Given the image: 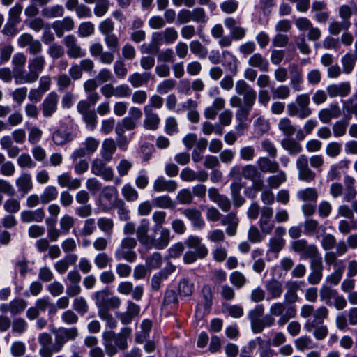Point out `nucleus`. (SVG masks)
<instances>
[{
	"instance_id": "52",
	"label": "nucleus",
	"mask_w": 357,
	"mask_h": 357,
	"mask_svg": "<svg viewBox=\"0 0 357 357\" xmlns=\"http://www.w3.org/2000/svg\"><path fill=\"white\" fill-rule=\"evenodd\" d=\"M278 129L287 137H289L292 136L295 132L296 128L292 124L290 119L288 118H282L278 123Z\"/></svg>"
},
{
	"instance_id": "29",
	"label": "nucleus",
	"mask_w": 357,
	"mask_h": 357,
	"mask_svg": "<svg viewBox=\"0 0 357 357\" xmlns=\"http://www.w3.org/2000/svg\"><path fill=\"white\" fill-rule=\"evenodd\" d=\"M116 150V144L112 138L105 139L101 145L100 155L106 161H111Z\"/></svg>"
},
{
	"instance_id": "56",
	"label": "nucleus",
	"mask_w": 357,
	"mask_h": 357,
	"mask_svg": "<svg viewBox=\"0 0 357 357\" xmlns=\"http://www.w3.org/2000/svg\"><path fill=\"white\" fill-rule=\"evenodd\" d=\"M137 257L136 253L132 250L131 247H121L116 252V258L118 260L125 259L133 261Z\"/></svg>"
},
{
	"instance_id": "40",
	"label": "nucleus",
	"mask_w": 357,
	"mask_h": 357,
	"mask_svg": "<svg viewBox=\"0 0 357 357\" xmlns=\"http://www.w3.org/2000/svg\"><path fill=\"white\" fill-rule=\"evenodd\" d=\"M344 268L345 266L342 261H340L336 263L334 271L326 277V282L331 285H337L342 278Z\"/></svg>"
},
{
	"instance_id": "46",
	"label": "nucleus",
	"mask_w": 357,
	"mask_h": 357,
	"mask_svg": "<svg viewBox=\"0 0 357 357\" xmlns=\"http://www.w3.org/2000/svg\"><path fill=\"white\" fill-rule=\"evenodd\" d=\"M248 63L252 67L258 68L261 71H268V61L259 53L251 56Z\"/></svg>"
},
{
	"instance_id": "34",
	"label": "nucleus",
	"mask_w": 357,
	"mask_h": 357,
	"mask_svg": "<svg viewBox=\"0 0 357 357\" xmlns=\"http://www.w3.org/2000/svg\"><path fill=\"white\" fill-rule=\"evenodd\" d=\"M281 146L291 155H298L303 151V146L300 142L296 139L290 137L282 139L281 140Z\"/></svg>"
},
{
	"instance_id": "57",
	"label": "nucleus",
	"mask_w": 357,
	"mask_h": 357,
	"mask_svg": "<svg viewBox=\"0 0 357 357\" xmlns=\"http://www.w3.org/2000/svg\"><path fill=\"white\" fill-rule=\"evenodd\" d=\"M153 206L162 208H174V204L167 195L158 196L152 199Z\"/></svg>"
},
{
	"instance_id": "31",
	"label": "nucleus",
	"mask_w": 357,
	"mask_h": 357,
	"mask_svg": "<svg viewBox=\"0 0 357 357\" xmlns=\"http://www.w3.org/2000/svg\"><path fill=\"white\" fill-rule=\"evenodd\" d=\"M222 56V65L229 72L231 75H236L239 65L238 59L228 51H223Z\"/></svg>"
},
{
	"instance_id": "6",
	"label": "nucleus",
	"mask_w": 357,
	"mask_h": 357,
	"mask_svg": "<svg viewBox=\"0 0 357 357\" xmlns=\"http://www.w3.org/2000/svg\"><path fill=\"white\" fill-rule=\"evenodd\" d=\"M245 172V167L235 166L230 171V176L234 181L231 185V196L234 204L239 207L244 203V199L241 196L240 191L242 185L239 183Z\"/></svg>"
},
{
	"instance_id": "59",
	"label": "nucleus",
	"mask_w": 357,
	"mask_h": 357,
	"mask_svg": "<svg viewBox=\"0 0 357 357\" xmlns=\"http://www.w3.org/2000/svg\"><path fill=\"white\" fill-rule=\"evenodd\" d=\"M72 306L73 310L81 315L85 314L89 310L86 300L82 296L75 298Z\"/></svg>"
},
{
	"instance_id": "51",
	"label": "nucleus",
	"mask_w": 357,
	"mask_h": 357,
	"mask_svg": "<svg viewBox=\"0 0 357 357\" xmlns=\"http://www.w3.org/2000/svg\"><path fill=\"white\" fill-rule=\"evenodd\" d=\"M273 99L286 100L291 95V89L287 85H280L271 90Z\"/></svg>"
},
{
	"instance_id": "42",
	"label": "nucleus",
	"mask_w": 357,
	"mask_h": 357,
	"mask_svg": "<svg viewBox=\"0 0 357 357\" xmlns=\"http://www.w3.org/2000/svg\"><path fill=\"white\" fill-rule=\"evenodd\" d=\"M41 14L46 18H56L62 17L64 14V8L62 5L56 4L51 6L45 7Z\"/></svg>"
},
{
	"instance_id": "54",
	"label": "nucleus",
	"mask_w": 357,
	"mask_h": 357,
	"mask_svg": "<svg viewBox=\"0 0 357 357\" xmlns=\"http://www.w3.org/2000/svg\"><path fill=\"white\" fill-rule=\"evenodd\" d=\"M121 194L127 202H135L139 197L138 192L130 183H126L122 187Z\"/></svg>"
},
{
	"instance_id": "4",
	"label": "nucleus",
	"mask_w": 357,
	"mask_h": 357,
	"mask_svg": "<svg viewBox=\"0 0 357 357\" xmlns=\"http://www.w3.org/2000/svg\"><path fill=\"white\" fill-rule=\"evenodd\" d=\"M270 313L275 317H279L278 324L280 326L285 325L291 319L296 316V307L284 300V302H277L271 305Z\"/></svg>"
},
{
	"instance_id": "36",
	"label": "nucleus",
	"mask_w": 357,
	"mask_h": 357,
	"mask_svg": "<svg viewBox=\"0 0 357 357\" xmlns=\"http://www.w3.org/2000/svg\"><path fill=\"white\" fill-rule=\"evenodd\" d=\"M247 178L252 181L253 188L255 190H261L263 187L261 174L255 166L247 165Z\"/></svg>"
},
{
	"instance_id": "38",
	"label": "nucleus",
	"mask_w": 357,
	"mask_h": 357,
	"mask_svg": "<svg viewBox=\"0 0 357 357\" xmlns=\"http://www.w3.org/2000/svg\"><path fill=\"white\" fill-rule=\"evenodd\" d=\"M245 103V95L244 96H241L239 95H234L230 99V105L232 107H238V110L237 111L236 116V118L241 121L242 123L244 121L245 118V110L243 107V105Z\"/></svg>"
},
{
	"instance_id": "58",
	"label": "nucleus",
	"mask_w": 357,
	"mask_h": 357,
	"mask_svg": "<svg viewBox=\"0 0 357 357\" xmlns=\"http://www.w3.org/2000/svg\"><path fill=\"white\" fill-rule=\"evenodd\" d=\"M83 121L86 124V128L89 130L93 131L97 126L98 116L94 110L89 112L83 114L82 115Z\"/></svg>"
},
{
	"instance_id": "17",
	"label": "nucleus",
	"mask_w": 357,
	"mask_h": 357,
	"mask_svg": "<svg viewBox=\"0 0 357 357\" xmlns=\"http://www.w3.org/2000/svg\"><path fill=\"white\" fill-rule=\"evenodd\" d=\"M150 227V222L146 218H143L140 220L139 225L137 228V237L140 243L143 245L152 244L154 241V237L148 234Z\"/></svg>"
},
{
	"instance_id": "19",
	"label": "nucleus",
	"mask_w": 357,
	"mask_h": 357,
	"mask_svg": "<svg viewBox=\"0 0 357 357\" xmlns=\"http://www.w3.org/2000/svg\"><path fill=\"white\" fill-rule=\"evenodd\" d=\"M326 91L331 98L346 97L351 91V85L348 82L330 84L326 87Z\"/></svg>"
},
{
	"instance_id": "13",
	"label": "nucleus",
	"mask_w": 357,
	"mask_h": 357,
	"mask_svg": "<svg viewBox=\"0 0 357 357\" xmlns=\"http://www.w3.org/2000/svg\"><path fill=\"white\" fill-rule=\"evenodd\" d=\"M64 45L67 48V54L71 59L84 57L86 51L82 50L77 38L73 35H68L63 39Z\"/></svg>"
},
{
	"instance_id": "35",
	"label": "nucleus",
	"mask_w": 357,
	"mask_h": 357,
	"mask_svg": "<svg viewBox=\"0 0 357 357\" xmlns=\"http://www.w3.org/2000/svg\"><path fill=\"white\" fill-rule=\"evenodd\" d=\"M175 271V266L169 265L161 270L158 273L154 275L151 279V287L154 291H158L160 287L161 282Z\"/></svg>"
},
{
	"instance_id": "21",
	"label": "nucleus",
	"mask_w": 357,
	"mask_h": 357,
	"mask_svg": "<svg viewBox=\"0 0 357 357\" xmlns=\"http://www.w3.org/2000/svg\"><path fill=\"white\" fill-rule=\"evenodd\" d=\"M52 29L58 37H61L66 31H70L75 27V22L72 17H65L61 20H56L52 23Z\"/></svg>"
},
{
	"instance_id": "7",
	"label": "nucleus",
	"mask_w": 357,
	"mask_h": 357,
	"mask_svg": "<svg viewBox=\"0 0 357 357\" xmlns=\"http://www.w3.org/2000/svg\"><path fill=\"white\" fill-rule=\"evenodd\" d=\"M54 334V350L60 351L68 341L75 340L79 335V331L76 327H61L53 331Z\"/></svg>"
},
{
	"instance_id": "24",
	"label": "nucleus",
	"mask_w": 357,
	"mask_h": 357,
	"mask_svg": "<svg viewBox=\"0 0 357 357\" xmlns=\"http://www.w3.org/2000/svg\"><path fill=\"white\" fill-rule=\"evenodd\" d=\"M58 184L61 188H67L69 190H76L81 186V179L72 178L70 172H64L56 177Z\"/></svg>"
},
{
	"instance_id": "47",
	"label": "nucleus",
	"mask_w": 357,
	"mask_h": 357,
	"mask_svg": "<svg viewBox=\"0 0 357 357\" xmlns=\"http://www.w3.org/2000/svg\"><path fill=\"white\" fill-rule=\"evenodd\" d=\"M276 173L267 178L268 185L271 188L276 189L287 181V174L284 171L279 169Z\"/></svg>"
},
{
	"instance_id": "53",
	"label": "nucleus",
	"mask_w": 357,
	"mask_h": 357,
	"mask_svg": "<svg viewBox=\"0 0 357 357\" xmlns=\"http://www.w3.org/2000/svg\"><path fill=\"white\" fill-rule=\"evenodd\" d=\"M295 347L298 351H304L315 347L312 339L307 335H303L294 341Z\"/></svg>"
},
{
	"instance_id": "41",
	"label": "nucleus",
	"mask_w": 357,
	"mask_h": 357,
	"mask_svg": "<svg viewBox=\"0 0 357 357\" xmlns=\"http://www.w3.org/2000/svg\"><path fill=\"white\" fill-rule=\"evenodd\" d=\"M351 26L350 21H331L328 26V31L332 36H338L342 31H348Z\"/></svg>"
},
{
	"instance_id": "1",
	"label": "nucleus",
	"mask_w": 357,
	"mask_h": 357,
	"mask_svg": "<svg viewBox=\"0 0 357 357\" xmlns=\"http://www.w3.org/2000/svg\"><path fill=\"white\" fill-rule=\"evenodd\" d=\"M324 164V158L321 155H313L310 158L305 154L299 155L296 160L298 180L305 183L313 182L317 175L310 167L320 172Z\"/></svg>"
},
{
	"instance_id": "27",
	"label": "nucleus",
	"mask_w": 357,
	"mask_h": 357,
	"mask_svg": "<svg viewBox=\"0 0 357 357\" xmlns=\"http://www.w3.org/2000/svg\"><path fill=\"white\" fill-rule=\"evenodd\" d=\"M270 157H260L257 162V166L260 172L264 173H275L280 169L279 163L272 160Z\"/></svg>"
},
{
	"instance_id": "43",
	"label": "nucleus",
	"mask_w": 357,
	"mask_h": 357,
	"mask_svg": "<svg viewBox=\"0 0 357 357\" xmlns=\"http://www.w3.org/2000/svg\"><path fill=\"white\" fill-rule=\"evenodd\" d=\"M222 225L227 226V233L229 236H234L236 234L238 225V219L234 213H229L223 217Z\"/></svg>"
},
{
	"instance_id": "30",
	"label": "nucleus",
	"mask_w": 357,
	"mask_h": 357,
	"mask_svg": "<svg viewBox=\"0 0 357 357\" xmlns=\"http://www.w3.org/2000/svg\"><path fill=\"white\" fill-rule=\"evenodd\" d=\"M183 214L191 222L195 228L202 229L204 227L205 222L202 217V213L197 208L185 209Z\"/></svg>"
},
{
	"instance_id": "5",
	"label": "nucleus",
	"mask_w": 357,
	"mask_h": 357,
	"mask_svg": "<svg viewBox=\"0 0 357 357\" xmlns=\"http://www.w3.org/2000/svg\"><path fill=\"white\" fill-rule=\"evenodd\" d=\"M45 66V57L42 55H37L29 59L28 62L29 72L24 73L22 80L17 77V84L33 83L37 81L39 75L43 72Z\"/></svg>"
},
{
	"instance_id": "15",
	"label": "nucleus",
	"mask_w": 357,
	"mask_h": 357,
	"mask_svg": "<svg viewBox=\"0 0 357 357\" xmlns=\"http://www.w3.org/2000/svg\"><path fill=\"white\" fill-rule=\"evenodd\" d=\"M144 119L143 121V126L148 130H155L158 128L160 123V118L158 114L153 112L152 109L146 105L144 107Z\"/></svg>"
},
{
	"instance_id": "23",
	"label": "nucleus",
	"mask_w": 357,
	"mask_h": 357,
	"mask_svg": "<svg viewBox=\"0 0 357 357\" xmlns=\"http://www.w3.org/2000/svg\"><path fill=\"white\" fill-rule=\"evenodd\" d=\"M15 185L20 193L22 195L27 194L33 188L31 174L28 172L21 173L15 180Z\"/></svg>"
},
{
	"instance_id": "50",
	"label": "nucleus",
	"mask_w": 357,
	"mask_h": 357,
	"mask_svg": "<svg viewBox=\"0 0 357 357\" xmlns=\"http://www.w3.org/2000/svg\"><path fill=\"white\" fill-rule=\"evenodd\" d=\"M189 48L199 59H205L208 55V50L197 40L190 41Z\"/></svg>"
},
{
	"instance_id": "14",
	"label": "nucleus",
	"mask_w": 357,
	"mask_h": 357,
	"mask_svg": "<svg viewBox=\"0 0 357 357\" xmlns=\"http://www.w3.org/2000/svg\"><path fill=\"white\" fill-rule=\"evenodd\" d=\"M59 96L54 91L50 93L42 103V112L45 117H50L57 109Z\"/></svg>"
},
{
	"instance_id": "44",
	"label": "nucleus",
	"mask_w": 357,
	"mask_h": 357,
	"mask_svg": "<svg viewBox=\"0 0 357 357\" xmlns=\"http://www.w3.org/2000/svg\"><path fill=\"white\" fill-rule=\"evenodd\" d=\"M137 123L132 118L126 116L119 121L115 127L116 134L124 133L126 130H132L137 127Z\"/></svg>"
},
{
	"instance_id": "26",
	"label": "nucleus",
	"mask_w": 357,
	"mask_h": 357,
	"mask_svg": "<svg viewBox=\"0 0 357 357\" xmlns=\"http://www.w3.org/2000/svg\"><path fill=\"white\" fill-rule=\"evenodd\" d=\"M45 218V212L42 208L36 210H24L20 213V219L22 222H41Z\"/></svg>"
},
{
	"instance_id": "2",
	"label": "nucleus",
	"mask_w": 357,
	"mask_h": 357,
	"mask_svg": "<svg viewBox=\"0 0 357 357\" xmlns=\"http://www.w3.org/2000/svg\"><path fill=\"white\" fill-rule=\"evenodd\" d=\"M328 310L324 306H320L316 310L314 319L307 320L304 324V329L308 333L312 332L315 339L323 340L328 333L327 326L323 325L326 319L328 317Z\"/></svg>"
},
{
	"instance_id": "45",
	"label": "nucleus",
	"mask_w": 357,
	"mask_h": 357,
	"mask_svg": "<svg viewBox=\"0 0 357 357\" xmlns=\"http://www.w3.org/2000/svg\"><path fill=\"white\" fill-rule=\"evenodd\" d=\"M59 195L57 188L54 185H48L45 188L40 194V202L43 204H48L56 199Z\"/></svg>"
},
{
	"instance_id": "33",
	"label": "nucleus",
	"mask_w": 357,
	"mask_h": 357,
	"mask_svg": "<svg viewBox=\"0 0 357 357\" xmlns=\"http://www.w3.org/2000/svg\"><path fill=\"white\" fill-rule=\"evenodd\" d=\"M153 78V77L151 73L144 72L143 73H139L135 72L129 76L128 81L134 88H139L146 85Z\"/></svg>"
},
{
	"instance_id": "48",
	"label": "nucleus",
	"mask_w": 357,
	"mask_h": 357,
	"mask_svg": "<svg viewBox=\"0 0 357 357\" xmlns=\"http://www.w3.org/2000/svg\"><path fill=\"white\" fill-rule=\"evenodd\" d=\"M194 251H189L184 255V260L186 263L194 262L197 258H204L207 255L206 247H193Z\"/></svg>"
},
{
	"instance_id": "55",
	"label": "nucleus",
	"mask_w": 357,
	"mask_h": 357,
	"mask_svg": "<svg viewBox=\"0 0 357 357\" xmlns=\"http://www.w3.org/2000/svg\"><path fill=\"white\" fill-rule=\"evenodd\" d=\"M337 294L336 290L325 284L319 290L321 301H324L328 305H331V300L333 299Z\"/></svg>"
},
{
	"instance_id": "61",
	"label": "nucleus",
	"mask_w": 357,
	"mask_h": 357,
	"mask_svg": "<svg viewBox=\"0 0 357 357\" xmlns=\"http://www.w3.org/2000/svg\"><path fill=\"white\" fill-rule=\"evenodd\" d=\"M165 131L168 135H174L179 131L177 119L174 116H168L165 121Z\"/></svg>"
},
{
	"instance_id": "63",
	"label": "nucleus",
	"mask_w": 357,
	"mask_h": 357,
	"mask_svg": "<svg viewBox=\"0 0 357 357\" xmlns=\"http://www.w3.org/2000/svg\"><path fill=\"white\" fill-rule=\"evenodd\" d=\"M135 183L139 189H145L149 183V178L147 171L144 169H140L135 179Z\"/></svg>"
},
{
	"instance_id": "16",
	"label": "nucleus",
	"mask_w": 357,
	"mask_h": 357,
	"mask_svg": "<svg viewBox=\"0 0 357 357\" xmlns=\"http://www.w3.org/2000/svg\"><path fill=\"white\" fill-rule=\"evenodd\" d=\"M26 61V56L24 54L17 52L14 54L12 59L13 69V77L15 82L17 84V77H20V80H22L24 75V68Z\"/></svg>"
},
{
	"instance_id": "22",
	"label": "nucleus",
	"mask_w": 357,
	"mask_h": 357,
	"mask_svg": "<svg viewBox=\"0 0 357 357\" xmlns=\"http://www.w3.org/2000/svg\"><path fill=\"white\" fill-rule=\"evenodd\" d=\"M289 70L290 84L292 89L295 91H301L303 89L302 84L303 82L302 70L296 64L289 66Z\"/></svg>"
},
{
	"instance_id": "18",
	"label": "nucleus",
	"mask_w": 357,
	"mask_h": 357,
	"mask_svg": "<svg viewBox=\"0 0 357 357\" xmlns=\"http://www.w3.org/2000/svg\"><path fill=\"white\" fill-rule=\"evenodd\" d=\"M177 183L173 180H167L164 176H160L155 179L153 183V190L156 192H172L177 189Z\"/></svg>"
},
{
	"instance_id": "12",
	"label": "nucleus",
	"mask_w": 357,
	"mask_h": 357,
	"mask_svg": "<svg viewBox=\"0 0 357 357\" xmlns=\"http://www.w3.org/2000/svg\"><path fill=\"white\" fill-rule=\"evenodd\" d=\"M178 31L174 27H167L165 30L152 33L153 43L156 45H170L177 40Z\"/></svg>"
},
{
	"instance_id": "9",
	"label": "nucleus",
	"mask_w": 357,
	"mask_h": 357,
	"mask_svg": "<svg viewBox=\"0 0 357 357\" xmlns=\"http://www.w3.org/2000/svg\"><path fill=\"white\" fill-rule=\"evenodd\" d=\"M106 161L102 158H95L91 162V172L93 174L101 177L105 181H111L114 176V169L112 167L107 166Z\"/></svg>"
},
{
	"instance_id": "39",
	"label": "nucleus",
	"mask_w": 357,
	"mask_h": 357,
	"mask_svg": "<svg viewBox=\"0 0 357 357\" xmlns=\"http://www.w3.org/2000/svg\"><path fill=\"white\" fill-rule=\"evenodd\" d=\"M265 287L268 295L273 299L280 298L283 292L282 284L275 279L267 281Z\"/></svg>"
},
{
	"instance_id": "11",
	"label": "nucleus",
	"mask_w": 357,
	"mask_h": 357,
	"mask_svg": "<svg viewBox=\"0 0 357 357\" xmlns=\"http://www.w3.org/2000/svg\"><path fill=\"white\" fill-rule=\"evenodd\" d=\"M81 275L79 271L73 270L68 272L66 276V294L69 297H75L82 291L80 286Z\"/></svg>"
},
{
	"instance_id": "28",
	"label": "nucleus",
	"mask_w": 357,
	"mask_h": 357,
	"mask_svg": "<svg viewBox=\"0 0 357 357\" xmlns=\"http://www.w3.org/2000/svg\"><path fill=\"white\" fill-rule=\"evenodd\" d=\"M310 102V96L307 93H303L296 96V103L301 112L300 119H303L311 115L312 109L309 107Z\"/></svg>"
},
{
	"instance_id": "32",
	"label": "nucleus",
	"mask_w": 357,
	"mask_h": 357,
	"mask_svg": "<svg viewBox=\"0 0 357 357\" xmlns=\"http://www.w3.org/2000/svg\"><path fill=\"white\" fill-rule=\"evenodd\" d=\"M225 26L229 29L230 34L234 40H241L245 36L243 28L239 26L238 22L233 17H227L224 21Z\"/></svg>"
},
{
	"instance_id": "8",
	"label": "nucleus",
	"mask_w": 357,
	"mask_h": 357,
	"mask_svg": "<svg viewBox=\"0 0 357 357\" xmlns=\"http://www.w3.org/2000/svg\"><path fill=\"white\" fill-rule=\"evenodd\" d=\"M100 141L93 137H88L81 144L80 147L75 149L70 155V158L75 162L77 159L86 155H93L98 149Z\"/></svg>"
},
{
	"instance_id": "20",
	"label": "nucleus",
	"mask_w": 357,
	"mask_h": 357,
	"mask_svg": "<svg viewBox=\"0 0 357 357\" xmlns=\"http://www.w3.org/2000/svg\"><path fill=\"white\" fill-rule=\"evenodd\" d=\"M302 284H304V282L302 281H287L285 283L286 292L284 294V300L294 305L298 299L297 291Z\"/></svg>"
},
{
	"instance_id": "60",
	"label": "nucleus",
	"mask_w": 357,
	"mask_h": 357,
	"mask_svg": "<svg viewBox=\"0 0 357 357\" xmlns=\"http://www.w3.org/2000/svg\"><path fill=\"white\" fill-rule=\"evenodd\" d=\"M22 10L23 6L20 3H16L10 9L8 21L10 24H18L21 22L20 15Z\"/></svg>"
},
{
	"instance_id": "10",
	"label": "nucleus",
	"mask_w": 357,
	"mask_h": 357,
	"mask_svg": "<svg viewBox=\"0 0 357 357\" xmlns=\"http://www.w3.org/2000/svg\"><path fill=\"white\" fill-rule=\"evenodd\" d=\"M97 225L100 230L105 233L107 236L105 238H98L94 242L93 245H107L112 243V234L114 228L113 220L107 217H100L97 220Z\"/></svg>"
},
{
	"instance_id": "37",
	"label": "nucleus",
	"mask_w": 357,
	"mask_h": 357,
	"mask_svg": "<svg viewBox=\"0 0 357 357\" xmlns=\"http://www.w3.org/2000/svg\"><path fill=\"white\" fill-rule=\"evenodd\" d=\"M356 180L351 176H346L344 178V183L345 185L344 200L345 202H351L357 195V190L355 188Z\"/></svg>"
},
{
	"instance_id": "25",
	"label": "nucleus",
	"mask_w": 357,
	"mask_h": 357,
	"mask_svg": "<svg viewBox=\"0 0 357 357\" xmlns=\"http://www.w3.org/2000/svg\"><path fill=\"white\" fill-rule=\"evenodd\" d=\"M341 110L337 103L331 104L328 108L323 109L319 112V119L324 123H328L332 119L338 118Z\"/></svg>"
},
{
	"instance_id": "49",
	"label": "nucleus",
	"mask_w": 357,
	"mask_h": 357,
	"mask_svg": "<svg viewBox=\"0 0 357 357\" xmlns=\"http://www.w3.org/2000/svg\"><path fill=\"white\" fill-rule=\"evenodd\" d=\"M109 292L107 289L98 291L94 294L96 305L98 308V312H105L107 301L109 298Z\"/></svg>"
},
{
	"instance_id": "64",
	"label": "nucleus",
	"mask_w": 357,
	"mask_h": 357,
	"mask_svg": "<svg viewBox=\"0 0 357 357\" xmlns=\"http://www.w3.org/2000/svg\"><path fill=\"white\" fill-rule=\"evenodd\" d=\"M261 149L270 158H275L278 155V149L275 144L269 139H265L261 143Z\"/></svg>"
},
{
	"instance_id": "3",
	"label": "nucleus",
	"mask_w": 357,
	"mask_h": 357,
	"mask_svg": "<svg viewBox=\"0 0 357 357\" xmlns=\"http://www.w3.org/2000/svg\"><path fill=\"white\" fill-rule=\"evenodd\" d=\"M297 199L303 202L301 210L304 215L311 216L315 213L319 194L315 188L307 187L299 189L296 194Z\"/></svg>"
},
{
	"instance_id": "62",
	"label": "nucleus",
	"mask_w": 357,
	"mask_h": 357,
	"mask_svg": "<svg viewBox=\"0 0 357 357\" xmlns=\"http://www.w3.org/2000/svg\"><path fill=\"white\" fill-rule=\"evenodd\" d=\"M75 220L73 217L67 214L63 215L60 218L59 225L63 234L66 235L69 233L70 229L75 224Z\"/></svg>"
}]
</instances>
